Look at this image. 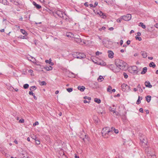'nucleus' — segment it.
Segmentation results:
<instances>
[{"label": "nucleus", "instance_id": "nucleus-1", "mask_svg": "<svg viewBox=\"0 0 158 158\" xmlns=\"http://www.w3.org/2000/svg\"><path fill=\"white\" fill-rule=\"evenodd\" d=\"M115 64L119 68V71L121 70H125L127 68V64L122 60L117 59L115 60Z\"/></svg>", "mask_w": 158, "mask_h": 158}, {"label": "nucleus", "instance_id": "nucleus-2", "mask_svg": "<svg viewBox=\"0 0 158 158\" xmlns=\"http://www.w3.org/2000/svg\"><path fill=\"white\" fill-rule=\"evenodd\" d=\"M113 133L112 130H110L108 127L103 128L102 131V136L105 138H108L109 136Z\"/></svg>", "mask_w": 158, "mask_h": 158}, {"label": "nucleus", "instance_id": "nucleus-3", "mask_svg": "<svg viewBox=\"0 0 158 158\" xmlns=\"http://www.w3.org/2000/svg\"><path fill=\"white\" fill-rule=\"evenodd\" d=\"M73 57L77 59H81L85 58L86 56L83 53L79 52H75L73 54Z\"/></svg>", "mask_w": 158, "mask_h": 158}, {"label": "nucleus", "instance_id": "nucleus-4", "mask_svg": "<svg viewBox=\"0 0 158 158\" xmlns=\"http://www.w3.org/2000/svg\"><path fill=\"white\" fill-rule=\"evenodd\" d=\"M107 67L114 72H118L119 71V68L116 65H115L113 64L108 65H107Z\"/></svg>", "mask_w": 158, "mask_h": 158}, {"label": "nucleus", "instance_id": "nucleus-5", "mask_svg": "<svg viewBox=\"0 0 158 158\" xmlns=\"http://www.w3.org/2000/svg\"><path fill=\"white\" fill-rule=\"evenodd\" d=\"M123 20L126 21H128L130 20L131 17V15L130 14H127L126 15L122 16Z\"/></svg>", "mask_w": 158, "mask_h": 158}, {"label": "nucleus", "instance_id": "nucleus-6", "mask_svg": "<svg viewBox=\"0 0 158 158\" xmlns=\"http://www.w3.org/2000/svg\"><path fill=\"white\" fill-rule=\"evenodd\" d=\"M56 13L59 17L64 19V15H66V14L60 10H57L56 12Z\"/></svg>", "mask_w": 158, "mask_h": 158}, {"label": "nucleus", "instance_id": "nucleus-7", "mask_svg": "<svg viewBox=\"0 0 158 158\" xmlns=\"http://www.w3.org/2000/svg\"><path fill=\"white\" fill-rule=\"evenodd\" d=\"M87 135L85 134L84 132L82 133L80 135V138L82 139L84 141H85V139H87Z\"/></svg>", "mask_w": 158, "mask_h": 158}, {"label": "nucleus", "instance_id": "nucleus-8", "mask_svg": "<svg viewBox=\"0 0 158 158\" xmlns=\"http://www.w3.org/2000/svg\"><path fill=\"white\" fill-rule=\"evenodd\" d=\"M98 112L101 116H102L103 115V114H104L105 113V111L103 109L101 108H99L98 109Z\"/></svg>", "mask_w": 158, "mask_h": 158}, {"label": "nucleus", "instance_id": "nucleus-9", "mask_svg": "<svg viewBox=\"0 0 158 158\" xmlns=\"http://www.w3.org/2000/svg\"><path fill=\"white\" fill-rule=\"evenodd\" d=\"M127 84L125 83L123 84L121 86L122 90L124 92H127Z\"/></svg>", "mask_w": 158, "mask_h": 158}, {"label": "nucleus", "instance_id": "nucleus-10", "mask_svg": "<svg viewBox=\"0 0 158 158\" xmlns=\"http://www.w3.org/2000/svg\"><path fill=\"white\" fill-rule=\"evenodd\" d=\"M110 42H111L110 41H109L106 40H103L102 42L104 46L107 48H108L109 47V46L108 45V44Z\"/></svg>", "mask_w": 158, "mask_h": 158}, {"label": "nucleus", "instance_id": "nucleus-11", "mask_svg": "<svg viewBox=\"0 0 158 158\" xmlns=\"http://www.w3.org/2000/svg\"><path fill=\"white\" fill-rule=\"evenodd\" d=\"M108 56L109 58H112L114 57V53L112 51L109 50L108 51Z\"/></svg>", "mask_w": 158, "mask_h": 158}, {"label": "nucleus", "instance_id": "nucleus-12", "mask_svg": "<svg viewBox=\"0 0 158 158\" xmlns=\"http://www.w3.org/2000/svg\"><path fill=\"white\" fill-rule=\"evenodd\" d=\"M131 69L132 70L133 73L137 74L138 72V71L137 69V67L135 66H134L131 67Z\"/></svg>", "mask_w": 158, "mask_h": 158}, {"label": "nucleus", "instance_id": "nucleus-13", "mask_svg": "<svg viewBox=\"0 0 158 158\" xmlns=\"http://www.w3.org/2000/svg\"><path fill=\"white\" fill-rule=\"evenodd\" d=\"M145 85L146 87L149 88H151L152 86V85H151L150 82L148 81H146L145 82Z\"/></svg>", "mask_w": 158, "mask_h": 158}, {"label": "nucleus", "instance_id": "nucleus-14", "mask_svg": "<svg viewBox=\"0 0 158 158\" xmlns=\"http://www.w3.org/2000/svg\"><path fill=\"white\" fill-rule=\"evenodd\" d=\"M27 58L28 60L32 62L33 63L35 62L36 60L33 57L30 56V57H27Z\"/></svg>", "mask_w": 158, "mask_h": 158}, {"label": "nucleus", "instance_id": "nucleus-15", "mask_svg": "<svg viewBox=\"0 0 158 158\" xmlns=\"http://www.w3.org/2000/svg\"><path fill=\"white\" fill-rule=\"evenodd\" d=\"M33 4L37 9H40L41 7V6L40 5L37 4L35 2H33Z\"/></svg>", "mask_w": 158, "mask_h": 158}, {"label": "nucleus", "instance_id": "nucleus-16", "mask_svg": "<svg viewBox=\"0 0 158 158\" xmlns=\"http://www.w3.org/2000/svg\"><path fill=\"white\" fill-rule=\"evenodd\" d=\"M44 69L47 71H49L52 69V67L51 65L46 66L44 67Z\"/></svg>", "mask_w": 158, "mask_h": 158}, {"label": "nucleus", "instance_id": "nucleus-17", "mask_svg": "<svg viewBox=\"0 0 158 158\" xmlns=\"http://www.w3.org/2000/svg\"><path fill=\"white\" fill-rule=\"evenodd\" d=\"M77 89L83 92L85 89V87L83 86H78Z\"/></svg>", "mask_w": 158, "mask_h": 158}, {"label": "nucleus", "instance_id": "nucleus-18", "mask_svg": "<svg viewBox=\"0 0 158 158\" xmlns=\"http://www.w3.org/2000/svg\"><path fill=\"white\" fill-rule=\"evenodd\" d=\"M0 3H1L5 5H7L9 4V2L7 0H0Z\"/></svg>", "mask_w": 158, "mask_h": 158}, {"label": "nucleus", "instance_id": "nucleus-19", "mask_svg": "<svg viewBox=\"0 0 158 158\" xmlns=\"http://www.w3.org/2000/svg\"><path fill=\"white\" fill-rule=\"evenodd\" d=\"M141 53L143 58H145L147 57V54L146 52L145 51H142L141 52Z\"/></svg>", "mask_w": 158, "mask_h": 158}, {"label": "nucleus", "instance_id": "nucleus-20", "mask_svg": "<svg viewBox=\"0 0 158 158\" xmlns=\"http://www.w3.org/2000/svg\"><path fill=\"white\" fill-rule=\"evenodd\" d=\"M98 14L100 16H103L102 18L103 19H105L106 17V16L104 15V14L101 11H100Z\"/></svg>", "mask_w": 158, "mask_h": 158}, {"label": "nucleus", "instance_id": "nucleus-21", "mask_svg": "<svg viewBox=\"0 0 158 158\" xmlns=\"http://www.w3.org/2000/svg\"><path fill=\"white\" fill-rule=\"evenodd\" d=\"M146 101L148 102H149L150 101L151 99V97L150 96H147L145 97Z\"/></svg>", "mask_w": 158, "mask_h": 158}, {"label": "nucleus", "instance_id": "nucleus-22", "mask_svg": "<svg viewBox=\"0 0 158 158\" xmlns=\"http://www.w3.org/2000/svg\"><path fill=\"white\" fill-rule=\"evenodd\" d=\"M147 68L146 67H145L143 68L142 71L141 72V74H145L147 71Z\"/></svg>", "mask_w": 158, "mask_h": 158}, {"label": "nucleus", "instance_id": "nucleus-23", "mask_svg": "<svg viewBox=\"0 0 158 158\" xmlns=\"http://www.w3.org/2000/svg\"><path fill=\"white\" fill-rule=\"evenodd\" d=\"M20 156H21V157L22 158H31L29 156H27V155H26V156L23 153H21V154L20 155Z\"/></svg>", "mask_w": 158, "mask_h": 158}, {"label": "nucleus", "instance_id": "nucleus-24", "mask_svg": "<svg viewBox=\"0 0 158 158\" xmlns=\"http://www.w3.org/2000/svg\"><path fill=\"white\" fill-rule=\"evenodd\" d=\"M142 99V97H140L139 96L138 97V99L137 101L136 104H139L141 102V100Z\"/></svg>", "mask_w": 158, "mask_h": 158}, {"label": "nucleus", "instance_id": "nucleus-25", "mask_svg": "<svg viewBox=\"0 0 158 158\" xmlns=\"http://www.w3.org/2000/svg\"><path fill=\"white\" fill-rule=\"evenodd\" d=\"M149 66L150 67H152L154 68L156 67V65L154 64V62H152L149 63Z\"/></svg>", "mask_w": 158, "mask_h": 158}, {"label": "nucleus", "instance_id": "nucleus-26", "mask_svg": "<svg viewBox=\"0 0 158 158\" xmlns=\"http://www.w3.org/2000/svg\"><path fill=\"white\" fill-rule=\"evenodd\" d=\"M20 31L23 35H27V32L24 29H21L20 30Z\"/></svg>", "mask_w": 158, "mask_h": 158}, {"label": "nucleus", "instance_id": "nucleus-27", "mask_svg": "<svg viewBox=\"0 0 158 158\" xmlns=\"http://www.w3.org/2000/svg\"><path fill=\"white\" fill-rule=\"evenodd\" d=\"M137 87L139 89V91L141 93L143 91L141 87V86L139 84L137 86Z\"/></svg>", "mask_w": 158, "mask_h": 158}, {"label": "nucleus", "instance_id": "nucleus-28", "mask_svg": "<svg viewBox=\"0 0 158 158\" xmlns=\"http://www.w3.org/2000/svg\"><path fill=\"white\" fill-rule=\"evenodd\" d=\"M148 158H156V156L154 154H149L148 155Z\"/></svg>", "mask_w": 158, "mask_h": 158}, {"label": "nucleus", "instance_id": "nucleus-29", "mask_svg": "<svg viewBox=\"0 0 158 158\" xmlns=\"http://www.w3.org/2000/svg\"><path fill=\"white\" fill-rule=\"evenodd\" d=\"M94 101L95 102L97 103L98 104L100 103L101 102V100L100 99L97 98H95Z\"/></svg>", "mask_w": 158, "mask_h": 158}, {"label": "nucleus", "instance_id": "nucleus-30", "mask_svg": "<svg viewBox=\"0 0 158 158\" xmlns=\"http://www.w3.org/2000/svg\"><path fill=\"white\" fill-rule=\"evenodd\" d=\"M104 78L102 76H100L98 78V81L101 82L103 81V79Z\"/></svg>", "mask_w": 158, "mask_h": 158}, {"label": "nucleus", "instance_id": "nucleus-31", "mask_svg": "<svg viewBox=\"0 0 158 158\" xmlns=\"http://www.w3.org/2000/svg\"><path fill=\"white\" fill-rule=\"evenodd\" d=\"M112 87L110 86H109L108 88H107V91L110 92V93H112L111 91Z\"/></svg>", "mask_w": 158, "mask_h": 158}, {"label": "nucleus", "instance_id": "nucleus-32", "mask_svg": "<svg viewBox=\"0 0 158 158\" xmlns=\"http://www.w3.org/2000/svg\"><path fill=\"white\" fill-rule=\"evenodd\" d=\"M75 40L76 41L77 43H80L81 42V39L80 38H76L75 39Z\"/></svg>", "mask_w": 158, "mask_h": 158}, {"label": "nucleus", "instance_id": "nucleus-33", "mask_svg": "<svg viewBox=\"0 0 158 158\" xmlns=\"http://www.w3.org/2000/svg\"><path fill=\"white\" fill-rule=\"evenodd\" d=\"M139 26L143 28H145L146 27L143 24V23L142 22H140L139 23Z\"/></svg>", "mask_w": 158, "mask_h": 158}, {"label": "nucleus", "instance_id": "nucleus-34", "mask_svg": "<svg viewBox=\"0 0 158 158\" xmlns=\"http://www.w3.org/2000/svg\"><path fill=\"white\" fill-rule=\"evenodd\" d=\"M111 130H112V131H113L114 130V133H116V134L118 133V130L117 129H115L113 127H112L111 128Z\"/></svg>", "mask_w": 158, "mask_h": 158}, {"label": "nucleus", "instance_id": "nucleus-35", "mask_svg": "<svg viewBox=\"0 0 158 158\" xmlns=\"http://www.w3.org/2000/svg\"><path fill=\"white\" fill-rule=\"evenodd\" d=\"M36 89V87L35 86H33L31 87L30 90L31 91L35 90Z\"/></svg>", "mask_w": 158, "mask_h": 158}, {"label": "nucleus", "instance_id": "nucleus-36", "mask_svg": "<svg viewBox=\"0 0 158 158\" xmlns=\"http://www.w3.org/2000/svg\"><path fill=\"white\" fill-rule=\"evenodd\" d=\"M122 19H122V16H121L119 18H118L117 19V21L118 23H120Z\"/></svg>", "mask_w": 158, "mask_h": 158}, {"label": "nucleus", "instance_id": "nucleus-37", "mask_svg": "<svg viewBox=\"0 0 158 158\" xmlns=\"http://www.w3.org/2000/svg\"><path fill=\"white\" fill-rule=\"evenodd\" d=\"M29 85L27 84H26L23 85V88L25 89H27L29 87Z\"/></svg>", "mask_w": 158, "mask_h": 158}, {"label": "nucleus", "instance_id": "nucleus-38", "mask_svg": "<svg viewBox=\"0 0 158 158\" xmlns=\"http://www.w3.org/2000/svg\"><path fill=\"white\" fill-rule=\"evenodd\" d=\"M36 138L35 137V142L36 144H37V145L39 144H40V142L39 140L38 139H36Z\"/></svg>", "mask_w": 158, "mask_h": 158}, {"label": "nucleus", "instance_id": "nucleus-39", "mask_svg": "<svg viewBox=\"0 0 158 158\" xmlns=\"http://www.w3.org/2000/svg\"><path fill=\"white\" fill-rule=\"evenodd\" d=\"M135 39L136 40H138L139 41H141L142 40L141 38L140 37H139L138 35L135 36Z\"/></svg>", "mask_w": 158, "mask_h": 158}, {"label": "nucleus", "instance_id": "nucleus-40", "mask_svg": "<svg viewBox=\"0 0 158 158\" xmlns=\"http://www.w3.org/2000/svg\"><path fill=\"white\" fill-rule=\"evenodd\" d=\"M52 60L51 58L49 59V62H48V64H49L51 65H53L54 64L53 62H51Z\"/></svg>", "mask_w": 158, "mask_h": 158}, {"label": "nucleus", "instance_id": "nucleus-41", "mask_svg": "<svg viewBox=\"0 0 158 158\" xmlns=\"http://www.w3.org/2000/svg\"><path fill=\"white\" fill-rule=\"evenodd\" d=\"M46 83L45 81H42L41 82L40 84L41 85H46Z\"/></svg>", "mask_w": 158, "mask_h": 158}, {"label": "nucleus", "instance_id": "nucleus-42", "mask_svg": "<svg viewBox=\"0 0 158 158\" xmlns=\"http://www.w3.org/2000/svg\"><path fill=\"white\" fill-rule=\"evenodd\" d=\"M84 98L85 99H87L88 100L90 101L91 100V98L90 97H88L85 96L84 97Z\"/></svg>", "mask_w": 158, "mask_h": 158}, {"label": "nucleus", "instance_id": "nucleus-43", "mask_svg": "<svg viewBox=\"0 0 158 158\" xmlns=\"http://www.w3.org/2000/svg\"><path fill=\"white\" fill-rule=\"evenodd\" d=\"M72 34L71 33H69L66 34V35L68 37H72Z\"/></svg>", "mask_w": 158, "mask_h": 158}, {"label": "nucleus", "instance_id": "nucleus-44", "mask_svg": "<svg viewBox=\"0 0 158 158\" xmlns=\"http://www.w3.org/2000/svg\"><path fill=\"white\" fill-rule=\"evenodd\" d=\"M67 90L69 92H71L73 91V88H68L67 89Z\"/></svg>", "mask_w": 158, "mask_h": 158}, {"label": "nucleus", "instance_id": "nucleus-45", "mask_svg": "<svg viewBox=\"0 0 158 158\" xmlns=\"http://www.w3.org/2000/svg\"><path fill=\"white\" fill-rule=\"evenodd\" d=\"M123 75L124 76L125 78L127 79L128 78V76L126 73H123Z\"/></svg>", "mask_w": 158, "mask_h": 158}, {"label": "nucleus", "instance_id": "nucleus-46", "mask_svg": "<svg viewBox=\"0 0 158 158\" xmlns=\"http://www.w3.org/2000/svg\"><path fill=\"white\" fill-rule=\"evenodd\" d=\"M106 29V27H102L101 28L99 29V31H101L102 30H105Z\"/></svg>", "mask_w": 158, "mask_h": 158}, {"label": "nucleus", "instance_id": "nucleus-47", "mask_svg": "<svg viewBox=\"0 0 158 158\" xmlns=\"http://www.w3.org/2000/svg\"><path fill=\"white\" fill-rule=\"evenodd\" d=\"M19 122L20 123H23L24 122V119L23 118L21 119L19 121Z\"/></svg>", "mask_w": 158, "mask_h": 158}, {"label": "nucleus", "instance_id": "nucleus-48", "mask_svg": "<svg viewBox=\"0 0 158 158\" xmlns=\"http://www.w3.org/2000/svg\"><path fill=\"white\" fill-rule=\"evenodd\" d=\"M29 94L30 95H32L33 96L34 95H35V94L34 93H33V92L31 90L30 91H29Z\"/></svg>", "mask_w": 158, "mask_h": 158}, {"label": "nucleus", "instance_id": "nucleus-49", "mask_svg": "<svg viewBox=\"0 0 158 158\" xmlns=\"http://www.w3.org/2000/svg\"><path fill=\"white\" fill-rule=\"evenodd\" d=\"M83 102L85 103H89L90 102V101H89V100L87 101V100H86H86L85 99V100H84Z\"/></svg>", "mask_w": 158, "mask_h": 158}, {"label": "nucleus", "instance_id": "nucleus-50", "mask_svg": "<svg viewBox=\"0 0 158 158\" xmlns=\"http://www.w3.org/2000/svg\"><path fill=\"white\" fill-rule=\"evenodd\" d=\"M102 54V52H100L99 51H97L96 53V55L97 56H98L100 54Z\"/></svg>", "mask_w": 158, "mask_h": 158}, {"label": "nucleus", "instance_id": "nucleus-51", "mask_svg": "<svg viewBox=\"0 0 158 158\" xmlns=\"http://www.w3.org/2000/svg\"><path fill=\"white\" fill-rule=\"evenodd\" d=\"M39 124V123L38 122H36L35 123H34L33 125L34 126L36 125H38Z\"/></svg>", "mask_w": 158, "mask_h": 158}, {"label": "nucleus", "instance_id": "nucleus-52", "mask_svg": "<svg viewBox=\"0 0 158 158\" xmlns=\"http://www.w3.org/2000/svg\"><path fill=\"white\" fill-rule=\"evenodd\" d=\"M127 92L131 90L130 87L129 86L127 85Z\"/></svg>", "mask_w": 158, "mask_h": 158}, {"label": "nucleus", "instance_id": "nucleus-53", "mask_svg": "<svg viewBox=\"0 0 158 158\" xmlns=\"http://www.w3.org/2000/svg\"><path fill=\"white\" fill-rule=\"evenodd\" d=\"M139 111L142 113H143V110L142 108H140L139 109Z\"/></svg>", "mask_w": 158, "mask_h": 158}, {"label": "nucleus", "instance_id": "nucleus-54", "mask_svg": "<svg viewBox=\"0 0 158 158\" xmlns=\"http://www.w3.org/2000/svg\"><path fill=\"white\" fill-rule=\"evenodd\" d=\"M98 4V3L97 2H95L94 3V7H96Z\"/></svg>", "mask_w": 158, "mask_h": 158}, {"label": "nucleus", "instance_id": "nucleus-55", "mask_svg": "<svg viewBox=\"0 0 158 158\" xmlns=\"http://www.w3.org/2000/svg\"><path fill=\"white\" fill-rule=\"evenodd\" d=\"M84 5L85 6H87V7H88V6H89V5L88 4V3L87 2H85V3H84Z\"/></svg>", "mask_w": 158, "mask_h": 158}, {"label": "nucleus", "instance_id": "nucleus-56", "mask_svg": "<svg viewBox=\"0 0 158 158\" xmlns=\"http://www.w3.org/2000/svg\"><path fill=\"white\" fill-rule=\"evenodd\" d=\"M131 41L130 40H128L126 42L127 44L128 45L130 44Z\"/></svg>", "mask_w": 158, "mask_h": 158}, {"label": "nucleus", "instance_id": "nucleus-57", "mask_svg": "<svg viewBox=\"0 0 158 158\" xmlns=\"http://www.w3.org/2000/svg\"><path fill=\"white\" fill-rule=\"evenodd\" d=\"M123 43V41L122 40H121L120 41V44L121 45H122Z\"/></svg>", "mask_w": 158, "mask_h": 158}, {"label": "nucleus", "instance_id": "nucleus-58", "mask_svg": "<svg viewBox=\"0 0 158 158\" xmlns=\"http://www.w3.org/2000/svg\"><path fill=\"white\" fill-rule=\"evenodd\" d=\"M115 113L116 115L117 116L118 115V113L116 111H114V114Z\"/></svg>", "mask_w": 158, "mask_h": 158}, {"label": "nucleus", "instance_id": "nucleus-59", "mask_svg": "<svg viewBox=\"0 0 158 158\" xmlns=\"http://www.w3.org/2000/svg\"><path fill=\"white\" fill-rule=\"evenodd\" d=\"M109 110L113 112V113L114 112V111H115L114 110H114L113 109H112L111 107H110V108H109Z\"/></svg>", "mask_w": 158, "mask_h": 158}, {"label": "nucleus", "instance_id": "nucleus-60", "mask_svg": "<svg viewBox=\"0 0 158 158\" xmlns=\"http://www.w3.org/2000/svg\"><path fill=\"white\" fill-rule=\"evenodd\" d=\"M14 4L16 5H18V4H19V3L18 2H16L15 1V2H14Z\"/></svg>", "mask_w": 158, "mask_h": 158}, {"label": "nucleus", "instance_id": "nucleus-61", "mask_svg": "<svg viewBox=\"0 0 158 158\" xmlns=\"http://www.w3.org/2000/svg\"><path fill=\"white\" fill-rule=\"evenodd\" d=\"M89 6L90 7H95L94 5L92 4H90Z\"/></svg>", "mask_w": 158, "mask_h": 158}, {"label": "nucleus", "instance_id": "nucleus-62", "mask_svg": "<svg viewBox=\"0 0 158 158\" xmlns=\"http://www.w3.org/2000/svg\"><path fill=\"white\" fill-rule=\"evenodd\" d=\"M109 30L110 31H113L114 30V28L113 27H111L109 28Z\"/></svg>", "mask_w": 158, "mask_h": 158}, {"label": "nucleus", "instance_id": "nucleus-63", "mask_svg": "<svg viewBox=\"0 0 158 158\" xmlns=\"http://www.w3.org/2000/svg\"><path fill=\"white\" fill-rule=\"evenodd\" d=\"M155 26L156 28H158V23H156L155 25Z\"/></svg>", "mask_w": 158, "mask_h": 158}, {"label": "nucleus", "instance_id": "nucleus-64", "mask_svg": "<svg viewBox=\"0 0 158 158\" xmlns=\"http://www.w3.org/2000/svg\"><path fill=\"white\" fill-rule=\"evenodd\" d=\"M137 34L138 36H139L141 35V33L139 32H138Z\"/></svg>", "mask_w": 158, "mask_h": 158}]
</instances>
